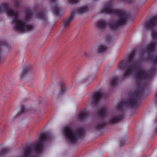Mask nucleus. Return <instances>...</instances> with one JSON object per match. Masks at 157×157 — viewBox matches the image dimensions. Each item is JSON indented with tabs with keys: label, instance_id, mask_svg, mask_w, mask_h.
I'll list each match as a JSON object with an SVG mask.
<instances>
[{
	"label": "nucleus",
	"instance_id": "f257e3e1",
	"mask_svg": "<svg viewBox=\"0 0 157 157\" xmlns=\"http://www.w3.org/2000/svg\"><path fill=\"white\" fill-rule=\"evenodd\" d=\"M6 11L7 15L13 17L12 23L14 25V29L16 31H29L33 29V27L31 25H27L25 22L18 17L17 12L9 7L8 3H3L0 6V13Z\"/></svg>",
	"mask_w": 157,
	"mask_h": 157
},
{
	"label": "nucleus",
	"instance_id": "f03ea898",
	"mask_svg": "<svg viewBox=\"0 0 157 157\" xmlns=\"http://www.w3.org/2000/svg\"><path fill=\"white\" fill-rule=\"evenodd\" d=\"M101 13H107L110 14H116L118 17L119 20L115 22L109 24V27L112 30H116L121 26L124 24L128 18V14L123 10L112 9V5L109 3L106 5L101 10Z\"/></svg>",
	"mask_w": 157,
	"mask_h": 157
},
{
	"label": "nucleus",
	"instance_id": "7ed1b4c3",
	"mask_svg": "<svg viewBox=\"0 0 157 157\" xmlns=\"http://www.w3.org/2000/svg\"><path fill=\"white\" fill-rule=\"evenodd\" d=\"M107 109L105 106L101 107L98 110L97 115L99 119L98 123L95 126L96 129H100L104 127L107 124L117 123L124 118L123 115H116L113 117L110 120L107 121L105 120V119L107 117Z\"/></svg>",
	"mask_w": 157,
	"mask_h": 157
},
{
	"label": "nucleus",
	"instance_id": "20e7f679",
	"mask_svg": "<svg viewBox=\"0 0 157 157\" xmlns=\"http://www.w3.org/2000/svg\"><path fill=\"white\" fill-rule=\"evenodd\" d=\"M141 65L138 62L134 63L131 67L132 71H138L135 73L134 75L136 80L138 82L152 77L156 71V68L155 67L151 68L147 72L141 70Z\"/></svg>",
	"mask_w": 157,
	"mask_h": 157
},
{
	"label": "nucleus",
	"instance_id": "39448f33",
	"mask_svg": "<svg viewBox=\"0 0 157 157\" xmlns=\"http://www.w3.org/2000/svg\"><path fill=\"white\" fill-rule=\"evenodd\" d=\"M84 132V130L81 128H79L76 132H74L71 128L67 127L65 128L64 133L69 143L74 144L78 139L83 137Z\"/></svg>",
	"mask_w": 157,
	"mask_h": 157
},
{
	"label": "nucleus",
	"instance_id": "423d86ee",
	"mask_svg": "<svg viewBox=\"0 0 157 157\" xmlns=\"http://www.w3.org/2000/svg\"><path fill=\"white\" fill-rule=\"evenodd\" d=\"M144 93V89L141 88L139 89L130 100L128 98V109L129 107L136 109L141 102V99Z\"/></svg>",
	"mask_w": 157,
	"mask_h": 157
},
{
	"label": "nucleus",
	"instance_id": "0eeeda50",
	"mask_svg": "<svg viewBox=\"0 0 157 157\" xmlns=\"http://www.w3.org/2000/svg\"><path fill=\"white\" fill-rule=\"evenodd\" d=\"M50 137V135L49 134L46 132L42 133L40 135V140L34 147L35 150L38 153H42L43 147L45 144V142L48 140Z\"/></svg>",
	"mask_w": 157,
	"mask_h": 157
},
{
	"label": "nucleus",
	"instance_id": "6e6552de",
	"mask_svg": "<svg viewBox=\"0 0 157 157\" xmlns=\"http://www.w3.org/2000/svg\"><path fill=\"white\" fill-rule=\"evenodd\" d=\"M156 45L155 43H151L146 46L145 49L146 52L147 54V57L148 59L151 60L155 65L157 64V55L153 56L150 53L155 51Z\"/></svg>",
	"mask_w": 157,
	"mask_h": 157
},
{
	"label": "nucleus",
	"instance_id": "1a4fd4ad",
	"mask_svg": "<svg viewBox=\"0 0 157 157\" xmlns=\"http://www.w3.org/2000/svg\"><path fill=\"white\" fill-rule=\"evenodd\" d=\"M157 25V16H154L144 24L145 28L147 30L152 31Z\"/></svg>",
	"mask_w": 157,
	"mask_h": 157
},
{
	"label": "nucleus",
	"instance_id": "9d476101",
	"mask_svg": "<svg viewBox=\"0 0 157 157\" xmlns=\"http://www.w3.org/2000/svg\"><path fill=\"white\" fill-rule=\"evenodd\" d=\"M103 93L101 91H98L93 95L92 104L94 105H97L103 96Z\"/></svg>",
	"mask_w": 157,
	"mask_h": 157
},
{
	"label": "nucleus",
	"instance_id": "9b49d317",
	"mask_svg": "<svg viewBox=\"0 0 157 157\" xmlns=\"http://www.w3.org/2000/svg\"><path fill=\"white\" fill-rule=\"evenodd\" d=\"M118 69L124 71V74L122 77V79L127 78L128 77V59L126 58L123 60L119 64Z\"/></svg>",
	"mask_w": 157,
	"mask_h": 157
},
{
	"label": "nucleus",
	"instance_id": "f8f14e48",
	"mask_svg": "<svg viewBox=\"0 0 157 157\" xmlns=\"http://www.w3.org/2000/svg\"><path fill=\"white\" fill-rule=\"evenodd\" d=\"M128 106V99L121 101L117 105V109L119 111H123Z\"/></svg>",
	"mask_w": 157,
	"mask_h": 157
},
{
	"label": "nucleus",
	"instance_id": "ddd939ff",
	"mask_svg": "<svg viewBox=\"0 0 157 157\" xmlns=\"http://www.w3.org/2000/svg\"><path fill=\"white\" fill-rule=\"evenodd\" d=\"M138 11V10L133 9L130 11L128 12V23L133 20Z\"/></svg>",
	"mask_w": 157,
	"mask_h": 157
},
{
	"label": "nucleus",
	"instance_id": "4468645a",
	"mask_svg": "<svg viewBox=\"0 0 157 157\" xmlns=\"http://www.w3.org/2000/svg\"><path fill=\"white\" fill-rule=\"evenodd\" d=\"M89 116V113L86 110H84L80 112L78 115V118L80 121H84Z\"/></svg>",
	"mask_w": 157,
	"mask_h": 157
},
{
	"label": "nucleus",
	"instance_id": "2eb2a0df",
	"mask_svg": "<svg viewBox=\"0 0 157 157\" xmlns=\"http://www.w3.org/2000/svg\"><path fill=\"white\" fill-rule=\"evenodd\" d=\"M24 150V155L22 157H36L34 156H31L32 151L33 150V148L31 147H25Z\"/></svg>",
	"mask_w": 157,
	"mask_h": 157
},
{
	"label": "nucleus",
	"instance_id": "dca6fc26",
	"mask_svg": "<svg viewBox=\"0 0 157 157\" xmlns=\"http://www.w3.org/2000/svg\"><path fill=\"white\" fill-rule=\"evenodd\" d=\"M52 10L54 14L56 16L60 17L61 16L60 14L61 11V9L58 4H55L53 7Z\"/></svg>",
	"mask_w": 157,
	"mask_h": 157
},
{
	"label": "nucleus",
	"instance_id": "f3484780",
	"mask_svg": "<svg viewBox=\"0 0 157 157\" xmlns=\"http://www.w3.org/2000/svg\"><path fill=\"white\" fill-rule=\"evenodd\" d=\"M107 25V23L102 19L98 21L96 23L97 27L101 29H104Z\"/></svg>",
	"mask_w": 157,
	"mask_h": 157
},
{
	"label": "nucleus",
	"instance_id": "a211bd4d",
	"mask_svg": "<svg viewBox=\"0 0 157 157\" xmlns=\"http://www.w3.org/2000/svg\"><path fill=\"white\" fill-rule=\"evenodd\" d=\"M75 15V13L73 12H72L69 17L67 19L64 21V28L67 27L69 26L70 22L74 17Z\"/></svg>",
	"mask_w": 157,
	"mask_h": 157
},
{
	"label": "nucleus",
	"instance_id": "6ab92c4d",
	"mask_svg": "<svg viewBox=\"0 0 157 157\" xmlns=\"http://www.w3.org/2000/svg\"><path fill=\"white\" fill-rule=\"evenodd\" d=\"M36 16L38 18L42 20H45L46 19L45 10L39 11L36 13Z\"/></svg>",
	"mask_w": 157,
	"mask_h": 157
},
{
	"label": "nucleus",
	"instance_id": "aec40b11",
	"mask_svg": "<svg viewBox=\"0 0 157 157\" xmlns=\"http://www.w3.org/2000/svg\"><path fill=\"white\" fill-rule=\"evenodd\" d=\"M119 78L118 77L115 76L112 78L110 80V84L112 86H114L117 85Z\"/></svg>",
	"mask_w": 157,
	"mask_h": 157
},
{
	"label": "nucleus",
	"instance_id": "412c9836",
	"mask_svg": "<svg viewBox=\"0 0 157 157\" xmlns=\"http://www.w3.org/2000/svg\"><path fill=\"white\" fill-rule=\"evenodd\" d=\"M88 11V8L86 6L81 7L80 8L77 9L76 10V12L79 14L82 13L86 12Z\"/></svg>",
	"mask_w": 157,
	"mask_h": 157
},
{
	"label": "nucleus",
	"instance_id": "4be33fe9",
	"mask_svg": "<svg viewBox=\"0 0 157 157\" xmlns=\"http://www.w3.org/2000/svg\"><path fill=\"white\" fill-rule=\"evenodd\" d=\"M25 17L27 20L31 19L33 16V13L31 10L29 9L27 10L25 12Z\"/></svg>",
	"mask_w": 157,
	"mask_h": 157
},
{
	"label": "nucleus",
	"instance_id": "5701e85b",
	"mask_svg": "<svg viewBox=\"0 0 157 157\" xmlns=\"http://www.w3.org/2000/svg\"><path fill=\"white\" fill-rule=\"evenodd\" d=\"M29 70V68L27 66L24 67L23 71L21 75V78H24L26 75L28 71Z\"/></svg>",
	"mask_w": 157,
	"mask_h": 157
},
{
	"label": "nucleus",
	"instance_id": "b1692460",
	"mask_svg": "<svg viewBox=\"0 0 157 157\" xmlns=\"http://www.w3.org/2000/svg\"><path fill=\"white\" fill-rule=\"evenodd\" d=\"M107 49L108 48L106 46L101 45L98 47L97 49V52L99 53H103L106 51Z\"/></svg>",
	"mask_w": 157,
	"mask_h": 157
},
{
	"label": "nucleus",
	"instance_id": "393cba45",
	"mask_svg": "<svg viewBox=\"0 0 157 157\" xmlns=\"http://www.w3.org/2000/svg\"><path fill=\"white\" fill-rule=\"evenodd\" d=\"M61 90L60 91L59 94H63L65 93L67 90L66 89L65 83L63 82H61L60 84Z\"/></svg>",
	"mask_w": 157,
	"mask_h": 157
},
{
	"label": "nucleus",
	"instance_id": "a878e982",
	"mask_svg": "<svg viewBox=\"0 0 157 157\" xmlns=\"http://www.w3.org/2000/svg\"><path fill=\"white\" fill-rule=\"evenodd\" d=\"M9 149L8 148H5L0 151V156H3L8 153Z\"/></svg>",
	"mask_w": 157,
	"mask_h": 157
},
{
	"label": "nucleus",
	"instance_id": "bb28decb",
	"mask_svg": "<svg viewBox=\"0 0 157 157\" xmlns=\"http://www.w3.org/2000/svg\"><path fill=\"white\" fill-rule=\"evenodd\" d=\"M152 38L153 40L157 39V32L155 31H152L151 33Z\"/></svg>",
	"mask_w": 157,
	"mask_h": 157
},
{
	"label": "nucleus",
	"instance_id": "cd10ccee",
	"mask_svg": "<svg viewBox=\"0 0 157 157\" xmlns=\"http://www.w3.org/2000/svg\"><path fill=\"white\" fill-rule=\"evenodd\" d=\"M27 111V109L25 108L24 105H23L21 106V111L18 113L17 115L22 114L25 112Z\"/></svg>",
	"mask_w": 157,
	"mask_h": 157
},
{
	"label": "nucleus",
	"instance_id": "c85d7f7f",
	"mask_svg": "<svg viewBox=\"0 0 157 157\" xmlns=\"http://www.w3.org/2000/svg\"><path fill=\"white\" fill-rule=\"evenodd\" d=\"M93 78H91L90 77L88 78L85 79L84 81L85 82H87L88 84H90L93 81Z\"/></svg>",
	"mask_w": 157,
	"mask_h": 157
},
{
	"label": "nucleus",
	"instance_id": "c756f323",
	"mask_svg": "<svg viewBox=\"0 0 157 157\" xmlns=\"http://www.w3.org/2000/svg\"><path fill=\"white\" fill-rule=\"evenodd\" d=\"M134 5V1L133 0H128V7L130 6H133Z\"/></svg>",
	"mask_w": 157,
	"mask_h": 157
},
{
	"label": "nucleus",
	"instance_id": "7c9ffc66",
	"mask_svg": "<svg viewBox=\"0 0 157 157\" xmlns=\"http://www.w3.org/2000/svg\"><path fill=\"white\" fill-rule=\"evenodd\" d=\"M69 3L71 4H75L78 2L79 0H68Z\"/></svg>",
	"mask_w": 157,
	"mask_h": 157
},
{
	"label": "nucleus",
	"instance_id": "2f4dec72",
	"mask_svg": "<svg viewBox=\"0 0 157 157\" xmlns=\"http://www.w3.org/2000/svg\"><path fill=\"white\" fill-rule=\"evenodd\" d=\"M125 144V140L124 139L121 140L120 141V146H122Z\"/></svg>",
	"mask_w": 157,
	"mask_h": 157
},
{
	"label": "nucleus",
	"instance_id": "473e14b6",
	"mask_svg": "<svg viewBox=\"0 0 157 157\" xmlns=\"http://www.w3.org/2000/svg\"><path fill=\"white\" fill-rule=\"evenodd\" d=\"M20 4V2L19 1H16L14 3V6L16 7H18Z\"/></svg>",
	"mask_w": 157,
	"mask_h": 157
},
{
	"label": "nucleus",
	"instance_id": "72a5a7b5",
	"mask_svg": "<svg viewBox=\"0 0 157 157\" xmlns=\"http://www.w3.org/2000/svg\"><path fill=\"white\" fill-rule=\"evenodd\" d=\"M155 97L156 99V103L157 104V93L155 95Z\"/></svg>",
	"mask_w": 157,
	"mask_h": 157
},
{
	"label": "nucleus",
	"instance_id": "f704fd0d",
	"mask_svg": "<svg viewBox=\"0 0 157 157\" xmlns=\"http://www.w3.org/2000/svg\"><path fill=\"white\" fill-rule=\"evenodd\" d=\"M155 132L157 133V126L155 128Z\"/></svg>",
	"mask_w": 157,
	"mask_h": 157
},
{
	"label": "nucleus",
	"instance_id": "c9c22d12",
	"mask_svg": "<svg viewBox=\"0 0 157 157\" xmlns=\"http://www.w3.org/2000/svg\"><path fill=\"white\" fill-rule=\"evenodd\" d=\"M52 3H54L56 2V0H51Z\"/></svg>",
	"mask_w": 157,
	"mask_h": 157
},
{
	"label": "nucleus",
	"instance_id": "e433bc0d",
	"mask_svg": "<svg viewBox=\"0 0 157 157\" xmlns=\"http://www.w3.org/2000/svg\"><path fill=\"white\" fill-rule=\"evenodd\" d=\"M128 75H129V67H128Z\"/></svg>",
	"mask_w": 157,
	"mask_h": 157
},
{
	"label": "nucleus",
	"instance_id": "4c0bfd02",
	"mask_svg": "<svg viewBox=\"0 0 157 157\" xmlns=\"http://www.w3.org/2000/svg\"><path fill=\"white\" fill-rule=\"evenodd\" d=\"M156 122H157V121H156Z\"/></svg>",
	"mask_w": 157,
	"mask_h": 157
}]
</instances>
